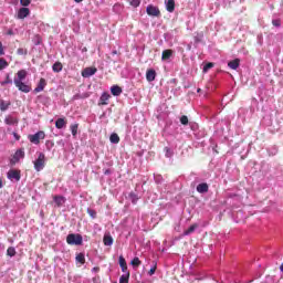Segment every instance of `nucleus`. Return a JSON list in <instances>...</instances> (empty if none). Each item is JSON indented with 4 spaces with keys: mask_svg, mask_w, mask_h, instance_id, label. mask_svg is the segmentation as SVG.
<instances>
[{
    "mask_svg": "<svg viewBox=\"0 0 283 283\" xmlns=\"http://www.w3.org/2000/svg\"><path fill=\"white\" fill-rule=\"evenodd\" d=\"M35 171H42L45 167V154L39 153L38 158L33 161Z\"/></svg>",
    "mask_w": 283,
    "mask_h": 283,
    "instance_id": "obj_1",
    "label": "nucleus"
},
{
    "mask_svg": "<svg viewBox=\"0 0 283 283\" xmlns=\"http://www.w3.org/2000/svg\"><path fill=\"white\" fill-rule=\"evenodd\" d=\"M67 244H75V247H81L83 244V235L71 233L66 237Z\"/></svg>",
    "mask_w": 283,
    "mask_h": 283,
    "instance_id": "obj_2",
    "label": "nucleus"
},
{
    "mask_svg": "<svg viewBox=\"0 0 283 283\" xmlns=\"http://www.w3.org/2000/svg\"><path fill=\"white\" fill-rule=\"evenodd\" d=\"M44 139H45V132H43V130H39L38 133H35L33 135H29V140L33 145H39L41 143V140H44Z\"/></svg>",
    "mask_w": 283,
    "mask_h": 283,
    "instance_id": "obj_3",
    "label": "nucleus"
},
{
    "mask_svg": "<svg viewBox=\"0 0 283 283\" xmlns=\"http://www.w3.org/2000/svg\"><path fill=\"white\" fill-rule=\"evenodd\" d=\"M21 158H25V151L23 148L18 149L10 160V165L14 166L17 163L21 160Z\"/></svg>",
    "mask_w": 283,
    "mask_h": 283,
    "instance_id": "obj_4",
    "label": "nucleus"
},
{
    "mask_svg": "<svg viewBox=\"0 0 283 283\" xmlns=\"http://www.w3.org/2000/svg\"><path fill=\"white\" fill-rule=\"evenodd\" d=\"M15 87H18V90L20 92H23L24 94H29V92H32V86L23 83V82H19V81H13Z\"/></svg>",
    "mask_w": 283,
    "mask_h": 283,
    "instance_id": "obj_5",
    "label": "nucleus"
},
{
    "mask_svg": "<svg viewBox=\"0 0 283 283\" xmlns=\"http://www.w3.org/2000/svg\"><path fill=\"white\" fill-rule=\"evenodd\" d=\"M7 178L19 182V180H21V170L10 169L7 174Z\"/></svg>",
    "mask_w": 283,
    "mask_h": 283,
    "instance_id": "obj_6",
    "label": "nucleus"
},
{
    "mask_svg": "<svg viewBox=\"0 0 283 283\" xmlns=\"http://www.w3.org/2000/svg\"><path fill=\"white\" fill-rule=\"evenodd\" d=\"M146 12L148 17H160V9H158V7H155L154 4H149L146 8Z\"/></svg>",
    "mask_w": 283,
    "mask_h": 283,
    "instance_id": "obj_7",
    "label": "nucleus"
},
{
    "mask_svg": "<svg viewBox=\"0 0 283 283\" xmlns=\"http://www.w3.org/2000/svg\"><path fill=\"white\" fill-rule=\"evenodd\" d=\"M96 72H98V69H96V67H85L82 71V76H83V78H90V76H94V74H96Z\"/></svg>",
    "mask_w": 283,
    "mask_h": 283,
    "instance_id": "obj_8",
    "label": "nucleus"
},
{
    "mask_svg": "<svg viewBox=\"0 0 283 283\" xmlns=\"http://www.w3.org/2000/svg\"><path fill=\"white\" fill-rule=\"evenodd\" d=\"M30 17V9L29 8H20L17 14V19H25Z\"/></svg>",
    "mask_w": 283,
    "mask_h": 283,
    "instance_id": "obj_9",
    "label": "nucleus"
},
{
    "mask_svg": "<svg viewBox=\"0 0 283 283\" xmlns=\"http://www.w3.org/2000/svg\"><path fill=\"white\" fill-rule=\"evenodd\" d=\"M45 85H48V82L45 81V78L41 77L38 86L34 88V93L39 94V92H43V90H45Z\"/></svg>",
    "mask_w": 283,
    "mask_h": 283,
    "instance_id": "obj_10",
    "label": "nucleus"
},
{
    "mask_svg": "<svg viewBox=\"0 0 283 283\" xmlns=\"http://www.w3.org/2000/svg\"><path fill=\"white\" fill-rule=\"evenodd\" d=\"M146 81H148V83H153V81H156V70L154 69L147 70Z\"/></svg>",
    "mask_w": 283,
    "mask_h": 283,
    "instance_id": "obj_11",
    "label": "nucleus"
},
{
    "mask_svg": "<svg viewBox=\"0 0 283 283\" xmlns=\"http://www.w3.org/2000/svg\"><path fill=\"white\" fill-rule=\"evenodd\" d=\"M17 76L18 77H15L14 81L23 82V81H25V78L28 76V71L20 70V71H18Z\"/></svg>",
    "mask_w": 283,
    "mask_h": 283,
    "instance_id": "obj_12",
    "label": "nucleus"
},
{
    "mask_svg": "<svg viewBox=\"0 0 283 283\" xmlns=\"http://www.w3.org/2000/svg\"><path fill=\"white\" fill-rule=\"evenodd\" d=\"M4 123L6 125H18L19 124V119L12 115H8L4 118Z\"/></svg>",
    "mask_w": 283,
    "mask_h": 283,
    "instance_id": "obj_13",
    "label": "nucleus"
},
{
    "mask_svg": "<svg viewBox=\"0 0 283 283\" xmlns=\"http://www.w3.org/2000/svg\"><path fill=\"white\" fill-rule=\"evenodd\" d=\"M198 193H207L209 191V185L207 182L199 184L197 186Z\"/></svg>",
    "mask_w": 283,
    "mask_h": 283,
    "instance_id": "obj_14",
    "label": "nucleus"
},
{
    "mask_svg": "<svg viewBox=\"0 0 283 283\" xmlns=\"http://www.w3.org/2000/svg\"><path fill=\"white\" fill-rule=\"evenodd\" d=\"M53 200L56 205V207H63V205H65V197L63 196H53Z\"/></svg>",
    "mask_w": 283,
    "mask_h": 283,
    "instance_id": "obj_15",
    "label": "nucleus"
},
{
    "mask_svg": "<svg viewBox=\"0 0 283 283\" xmlns=\"http://www.w3.org/2000/svg\"><path fill=\"white\" fill-rule=\"evenodd\" d=\"M230 70H238L240 67V59H234L228 63Z\"/></svg>",
    "mask_w": 283,
    "mask_h": 283,
    "instance_id": "obj_16",
    "label": "nucleus"
},
{
    "mask_svg": "<svg viewBox=\"0 0 283 283\" xmlns=\"http://www.w3.org/2000/svg\"><path fill=\"white\" fill-rule=\"evenodd\" d=\"M111 94H113V96H120V94H123V88L118 85H114L111 88Z\"/></svg>",
    "mask_w": 283,
    "mask_h": 283,
    "instance_id": "obj_17",
    "label": "nucleus"
},
{
    "mask_svg": "<svg viewBox=\"0 0 283 283\" xmlns=\"http://www.w3.org/2000/svg\"><path fill=\"white\" fill-rule=\"evenodd\" d=\"M119 266L123 273H129V271H127V261L124 259L123 255L119 256Z\"/></svg>",
    "mask_w": 283,
    "mask_h": 283,
    "instance_id": "obj_18",
    "label": "nucleus"
},
{
    "mask_svg": "<svg viewBox=\"0 0 283 283\" xmlns=\"http://www.w3.org/2000/svg\"><path fill=\"white\" fill-rule=\"evenodd\" d=\"M167 12H174L176 10V0H168L166 3Z\"/></svg>",
    "mask_w": 283,
    "mask_h": 283,
    "instance_id": "obj_19",
    "label": "nucleus"
},
{
    "mask_svg": "<svg viewBox=\"0 0 283 283\" xmlns=\"http://www.w3.org/2000/svg\"><path fill=\"white\" fill-rule=\"evenodd\" d=\"M111 95L108 93H103L102 96L99 97L98 105H107V101H109Z\"/></svg>",
    "mask_w": 283,
    "mask_h": 283,
    "instance_id": "obj_20",
    "label": "nucleus"
},
{
    "mask_svg": "<svg viewBox=\"0 0 283 283\" xmlns=\"http://www.w3.org/2000/svg\"><path fill=\"white\" fill-rule=\"evenodd\" d=\"M67 125V120L65 118H57L55 122L56 129H63Z\"/></svg>",
    "mask_w": 283,
    "mask_h": 283,
    "instance_id": "obj_21",
    "label": "nucleus"
},
{
    "mask_svg": "<svg viewBox=\"0 0 283 283\" xmlns=\"http://www.w3.org/2000/svg\"><path fill=\"white\" fill-rule=\"evenodd\" d=\"M103 242L105 247H112L114 244V238H112L109 234H105Z\"/></svg>",
    "mask_w": 283,
    "mask_h": 283,
    "instance_id": "obj_22",
    "label": "nucleus"
},
{
    "mask_svg": "<svg viewBox=\"0 0 283 283\" xmlns=\"http://www.w3.org/2000/svg\"><path fill=\"white\" fill-rule=\"evenodd\" d=\"M53 72L59 74V72H63V63L61 62H55L52 66Z\"/></svg>",
    "mask_w": 283,
    "mask_h": 283,
    "instance_id": "obj_23",
    "label": "nucleus"
},
{
    "mask_svg": "<svg viewBox=\"0 0 283 283\" xmlns=\"http://www.w3.org/2000/svg\"><path fill=\"white\" fill-rule=\"evenodd\" d=\"M198 229V223H193L192 226H190L185 232L184 235H191V233H193V231H196Z\"/></svg>",
    "mask_w": 283,
    "mask_h": 283,
    "instance_id": "obj_24",
    "label": "nucleus"
},
{
    "mask_svg": "<svg viewBox=\"0 0 283 283\" xmlns=\"http://www.w3.org/2000/svg\"><path fill=\"white\" fill-rule=\"evenodd\" d=\"M171 54H174V51L171 50L163 51V54H161L163 61H167L168 59H171Z\"/></svg>",
    "mask_w": 283,
    "mask_h": 283,
    "instance_id": "obj_25",
    "label": "nucleus"
},
{
    "mask_svg": "<svg viewBox=\"0 0 283 283\" xmlns=\"http://www.w3.org/2000/svg\"><path fill=\"white\" fill-rule=\"evenodd\" d=\"M111 143H113L114 145H118V143H120V137L118 136V134L113 133L109 137Z\"/></svg>",
    "mask_w": 283,
    "mask_h": 283,
    "instance_id": "obj_26",
    "label": "nucleus"
},
{
    "mask_svg": "<svg viewBox=\"0 0 283 283\" xmlns=\"http://www.w3.org/2000/svg\"><path fill=\"white\" fill-rule=\"evenodd\" d=\"M7 255H9V258H14L17 255V250L14 249V247L8 248Z\"/></svg>",
    "mask_w": 283,
    "mask_h": 283,
    "instance_id": "obj_27",
    "label": "nucleus"
},
{
    "mask_svg": "<svg viewBox=\"0 0 283 283\" xmlns=\"http://www.w3.org/2000/svg\"><path fill=\"white\" fill-rule=\"evenodd\" d=\"M119 283H129V272H125V274L119 277Z\"/></svg>",
    "mask_w": 283,
    "mask_h": 283,
    "instance_id": "obj_28",
    "label": "nucleus"
},
{
    "mask_svg": "<svg viewBox=\"0 0 283 283\" xmlns=\"http://www.w3.org/2000/svg\"><path fill=\"white\" fill-rule=\"evenodd\" d=\"M76 262H78L80 264H85V254L83 253H78L75 258Z\"/></svg>",
    "mask_w": 283,
    "mask_h": 283,
    "instance_id": "obj_29",
    "label": "nucleus"
},
{
    "mask_svg": "<svg viewBox=\"0 0 283 283\" xmlns=\"http://www.w3.org/2000/svg\"><path fill=\"white\" fill-rule=\"evenodd\" d=\"M8 65H10L8 63V61L3 57H0V70H6V67H8Z\"/></svg>",
    "mask_w": 283,
    "mask_h": 283,
    "instance_id": "obj_30",
    "label": "nucleus"
},
{
    "mask_svg": "<svg viewBox=\"0 0 283 283\" xmlns=\"http://www.w3.org/2000/svg\"><path fill=\"white\" fill-rule=\"evenodd\" d=\"M9 107H10V103H6L4 101H0L1 112H6Z\"/></svg>",
    "mask_w": 283,
    "mask_h": 283,
    "instance_id": "obj_31",
    "label": "nucleus"
},
{
    "mask_svg": "<svg viewBox=\"0 0 283 283\" xmlns=\"http://www.w3.org/2000/svg\"><path fill=\"white\" fill-rule=\"evenodd\" d=\"M130 264H132L133 266H140V264H143V262L140 261V259H139L138 256H135V258L132 260Z\"/></svg>",
    "mask_w": 283,
    "mask_h": 283,
    "instance_id": "obj_32",
    "label": "nucleus"
},
{
    "mask_svg": "<svg viewBox=\"0 0 283 283\" xmlns=\"http://www.w3.org/2000/svg\"><path fill=\"white\" fill-rule=\"evenodd\" d=\"M71 133L72 136H76V134H78V124L71 125Z\"/></svg>",
    "mask_w": 283,
    "mask_h": 283,
    "instance_id": "obj_33",
    "label": "nucleus"
},
{
    "mask_svg": "<svg viewBox=\"0 0 283 283\" xmlns=\"http://www.w3.org/2000/svg\"><path fill=\"white\" fill-rule=\"evenodd\" d=\"M17 54H18L19 56H25V55L28 54V49L19 48V49L17 50Z\"/></svg>",
    "mask_w": 283,
    "mask_h": 283,
    "instance_id": "obj_34",
    "label": "nucleus"
},
{
    "mask_svg": "<svg viewBox=\"0 0 283 283\" xmlns=\"http://www.w3.org/2000/svg\"><path fill=\"white\" fill-rule=\"evenodd\" d=\"M164 151H165L166 158H171V156H174V151L170 150L169 147H165V148H164Z\"/></svg>",
    "mask_w": 283,
    "mask_h": 283,
    "instance_id": "obj_35",
    "label": "nucleus"
},
{
    "mask_svg": "<svg viewBox=\"0 0 283 283\" xmlns=\"http://www.w3.org/2000/svg\"><path fill=\"white\" fill-rule=\"evenodd\" d=\"M129 198L134 205H136V202H138V196L135 192H130Z\"/></svg>",
    "mask_w": 283,
    "mask_h": 283,
    "instance_id": "obj_36",
    "label": "nucleus"
},
{
    "mask_svg": "<svg viewBox=\"0 0 283 283\" xmlns=\"http://www.w3.org/2000/svg\"><path fill=\"white\" fill-rule=\"evenodd\" d=\"M180 123L181 125H189V117H187V115H182L180 117Z\"/></svg>",
    "mask_w": 283,
    "mask_h": 283,
    "instance_id": "obj_37",
    "label": "nucleus"
},
{
    "mask_svg": "<svg viewBox=\"0 0 283 283\" xmlns=\"http://www.w3.org/2000/svg\"><path fill=\"white\" fill-rule=\"evenodd\" d=\"M12 84V78H10V75L7 74L6 81L1 82V85H9Z\"/></svg>",
    "mask_w": 283,
    "mask_h": 283,
    "instance_id": "obj_38",
    "label": "nucleus"
},
{
    "mask_svg": "<svg viewBox=\"0 0 283 283\" xmlns=\"http://www.w3.org/2000/svg\"><path fill=\"white\" fill-rule=\"evenodd\" d=\"M156 269H158V263H154V266L148 271V275H154L156 273Z\"/></svg>",
    "mask_w": 283,
    "mask_h": 283,
    "instance_id": "obj_39",
    "label": "nucleus"
},
{
    "mask_svg": "<svg viewBox=\"0 0 283 283\" xmlns=\"http://www.w3.org/2000/svg\"><path fill=\"white\" fill-rule=\"evenodd\" d=\"M87 213L91 218L96 219V210L94 209H87Z\"/></svg>",
    "mask_w": 283,
    "mask_h": 283,
    "instance_id": "obj_40",
    "label": "nucleus"
},
{
    "mask_svg": "<svg viewBox=\"0 0 283 283\" xmlns=\"http://www.w3.org/2000/svg\"><path fill=\"white\" fill-rule=\"evenodd\" d=\"M32 3V0H20V4L23 6V8H28Z\"/></svg>",
    "mask_w": 283,
    "mask_h": 283,
    "instance_id": "obj_41",
    "label": "nucleus"
},
{
    "mask_svg": "<svg viewBox=\"0 0 283 283\" xmlns=\"http://www.w3.org/2000/svg\"><path fill=\"white\" fill-rule=\"evenodd\" d=\"M272 24L274 25V28H280V25H282V20L280 19L272 20Z\"/></svg>",
    "mask_w": 283,
    "mask_h": 283,
    "instance_id": "obj_42",
    "label": "nucleus"
},
{
    "mask_svg": "<svg viewBox=\"0 0 283 283\" xmlns=\"http://www.w3.org/2000/svg\"><path fill=\"white\" fill-rule=\"evenodd\" d=\"M213 67V62H209L203 66V72H209Z\"/></svg>",
    "mask_w": 283,
    "mask_h": 283,
    "instance_id": "obj_43",
    "label": "nucleus"
},
{
    "mask_svg": "<svg viewBox=\"0 0 283 283\" xmlns=\"http://www.w3.org/2000/svg\"><path fill=\"white\" fill-rule=\"evenodd\" d=\"M130 6H133V8H138V6H140V0H132Z\"/></svg>",
    "mask_w": 283,
    "mask_h": 283,
    "instance_id": "obj_44",
    "label": "nucleus"
},
{
    "mask_svg": "<svg viewBox=\"0 0 283 283\" xmlns=\"http://www.w3.org/2000/svg\"><path fill=\"white\" fill-rule=\"evenodd\" d=\"M3 54H6V52L3 51V43L0 42V56H3Z\"/></svg>",
    "mask_w": 283,
    "mask_h": 283,
    "instance_id": "obj_45",
    "label": "nucleus"
},
{
    "mask_svg": "<svg viewBox=\"0 0 283 283\" xmlns=\"http://www.w3.org/2000/svg\"><path fill=\"white\" fill-rule=\"evenodd\" d=\"M7 34H8L9 36H13L14 31H13L12 29H9V30L7 31Z\"/></svg>",
    "mask_w": 283,
    "mask_h": 283,
    "instance_id": "obj_46",
    "label": "nucleus"
},
{
    "mask_svg": "<svg viewBox=\"0 0 283 283\" xmlns=\"http://www.w3.org/2000/svg\"><path fill=\"white\" fill-rule=\"evenodd\" d=\"M13 137L15 138V140H21V135L13 133Z\"/></svg>",
    "mask_w": 283,
    "mask_h": 283,
    "instance_id": "obj_47",
    "label": "nucleus"
},
{
    "mask_svg": "<svg viewBox=\"0 0 283 283\" xmlns=\"http://www.w3.org/2000/svg\"><path fill=\"white\" fill-rule=\"evenodd\" d=\"M104 174H105V176H107V175L112 174V171H111L109 169H106V170L104 171Z\"/></svg>",
    "mask_w": 283,
    "mask_h": 283,
    "instance_id": "obj_48",
    "label": "nucleus"
},
{
    "mask_svg": "<svg viewBox=\"0 0 283 283\" xmlns=\"http://www.w3.org/2000/svg\"><path fill=\"white\" fill-rule=\"evenodd\" d=\"M0 189H3V179L0 178Z\"/></svg>",
    "mask_w": 283,
    "mask_h": 283,
    "instance_id": "obj_49",
    "label": "nucleus"
},
{
    "mask_svg": "<svg viewBox=\"0 0 283 283\" xmlns=\"http://www.w3.org/2000/svg\"><path fill=\"white\" fill-rule=\"evenodd\" d=\"M112 54L114 56V55L118 54V51L115 50V51L112 52Z\"/></svg>",
    "mask_w": 283,
    "mask_h": 283,
    "instance_id": "obj_50",
    "label": "nucleus"
},
{
    "mask_svg": "<svg viewBox=\"0 0 283 283\" xmlns=\"http://www.w3.org/2000/svg\"><path fill=\"white\" fill-rule=\"evenodd\" d=\"M75 3H82L83 0H74Z\"/></svg>",
    "mask_w": 283,
    "mask_h": 283,
    "instance_id": "obj_51",
    "label": "nucleus"
},
{
    "mask_svg": "<svg viewBox=\"0 0 283 283\" xmlns=\"http://www.w3.org/2000/svg\"><path fill=\"white\" fill-rule=\"evenodd\" d=\"M280 270H281V271H282V273H283V263L281 264Z\"/></svg>",
    "mask_w": 283,
    "mask_h": 283,
    "instance_id": "obj_52",
    "label": "nucleus"
},
{
    "mask_svg": "<svg viewBox=\"0 0 283 283\" xmlns=\"http://www.w3.org/2000/svg\"><path fill=\"white\" fill-rule=\"evenodd\" d=\"M197 92L200 94V92H202V88H198Z\"/></svg>",
    "mask_w": 283,
    "mask_h": 283,
    "instance_id": "obj_53",
    "label": "nucleus"
}]
</instances>
